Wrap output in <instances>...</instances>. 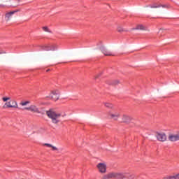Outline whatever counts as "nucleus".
<instances>
[{
  "label": "nucleus",
  "mask_w": 179,
  "mask_h": 179,
  "mask_svg": "<svg viewBox=\"0 0 179 179\" xmlns=\"http://www.w3.org/2000/svg\"><path fill=\"white\" fill-rule=\"evenodd\" d=\"M46 115L50 120H52V124H55L56 125L61 122V116L62 115L60 113H57L54 109H50L46 111Z\"/></svg>",
  "instance_id": "obj_1"
},
{
  "label": "nucleus",
  "mask_w": 179,
  "mask_h": 179,
  "mask_svg": "<svg viewBox=\"0 0 179 179\" xmlns=\"http://www.w3.org/2000/svg\"><path fill=\"white\" fill-rule=\"evenodd\" d=\"M49 97L54 101H57V100H59V90H52L50 92Z\"/></svg>",
  "instance_id": "obj_2"
},
{
  "label": "nucleus",
  "mask_w": 179,
  "mask_h": 179,
  "mask_svg": "<svg viewBox=\"0 0 179 179\" xmlns=\"http://www.w3.org/2000/svg\"><path fill=\"white\" fill-rule=\"evenodd\" d=\"M24 110L31 111V113H36V114H41V110L36 105H31L29 107L24 108Z\"/></svg>",
  "instance_id": "obj_3"
},
{
  "label": "nucleus",
  "mask_w": 179,
  "mask_h": 179,
  "mask_svg": "<svg viewBox=\"0 0 179 179\" xmlns=\"http://www.w3.org/2000/svg\"><path fill=\"white\" fill-rule=\"evenodd\" d=\"M3 108H19V106L17 105V102L13 100L11 101V104L10 101L6 102L3 106Z\"/></svg>",
  "instance_id": "obj_4"
},
{
  "label": "nucleus",
  "mask_w": 179,
  "mask_h": 179,
  "mask_svg": "<svg viewBox=\"0 0 179 179\" xmlns=\"http://www.w3.org/2000/svg\"><path fill=\"white\" fill-rule=\"evenodd\" d=\"M96 167L99 171V173H101L102 174H104L107 172V165L104 163H99L96 165Z\"/></svg>",
  "instance_id": "obj_5"
},
{
  "label": "nucleus",
  "mask_w": 179,
  "mask_h": 179,
  "mask_svg": "<svg viewBox=\"0 0 179 179\" xmlns=\"http://www.w3.org/2000/svg\"><path fill=\"white\" fill-rule=\"evenodd\" d=\"M145 8H151L152 9H156L157 8H169L167 5H162L159 2L154 3L152 4H150L148 6H145Z\"/></svg>",
  "instance_id": "obj_6"
},
{
  "label": "nucleus",
  "mask_w": 179,
  "mask_h": 179,
  "mask_svg": "<svg viewBox=\"0 0 179 179\" xmlns=\"http://www.w3.org/2000/svg\"><path fill=\"white\" fill-rule=\"evenodd\" d=\"M168 139L171 142H177L179 141V131H177L176 134H169Z\"/></svg>",
  "instance_id": "obj_7"
},
{
  "label": "nucleus",
  "mask_w": 179,
  "mask_h": 179,
  "mask_svg": "<svg viewBox=\"0 0 179 179\" xmlns=\"http://www.w3.org/2000/svg\"><path fill=\"white\" fill-rule=\"evenodd\" d=\"M17 12H19V10H13V11L6 13L5 17H4L5 20L6 22H9V20H10V19H12V16H13V15H15V13H17Z\"/></svg>",
  "instance_id": "obj_8"
},
{
  "label": "nucleus",
  "mask_w": 179,
  "mask_h": 179,
  "mask_svg": "<svg viewBox=\"0 0 179 179\" xmlns=\"http://www.w3.org/2000/svg\"><path fill=\"white\" fill-rule=\"evenodd\" d=\"M156 136L159 142H166L167 141V136L164 133H157Z\"/></svg>",
  "instance_id": "obj_9"
},
{
  "label": "nucleus",
  "mask_w": 179,
  "mask_h": 179,
  "mask_svg": "<svg viewBox=\"0 0 179 179\" xmlns=\"http://www.w3.org/2000/svg\"><path fill=\"white\" fill-rule=\"evenodd\" d=\"M132 120V117L128 115H123L122 116V122H124V124H129Z\"/></svg>",
  "instance_id": "obj_10"
},
{
  "label": "nucleus",
  "mask_w": 179,
  "mask_h": 179,
  "mask_svg": "<svg viewBox=\"0 0 179 179\" xmlns=\"http://www.w3.org/2000/svg\"><path fill=\"white\" fill-rule=\"evenodd\" d=\"M117 179V172H110L103 176V179Z\"/></svg>",
  "instance_id": "obj_11"
},
{
  "label": "nucleus",
  "mask_w": 179,
  "mask_h": 179,
  "mask_svg": "<svg viewBox=\"0 0 179 179\" xmlns=\"http://www.w3.org/2000/svg\"><path fill=\"white\" fill-rule=\"evenodd\" d=\"M100 50L102 52V53L106 55V57H111L114 56V54H113L110 50H107L104 47H101Z\"/></svg>",
  "instance_id": "obj_12"
},
{
  "label": "nucleus",
  "mask_w": 179,
  "mask_h": 179,
  "mask_svg": "<svg viewBox=\"0 0 179 179\" xmlns=\"http://www.w3.org/2000/svg\"><path fill=\"white\" fill-rule=\"evenodd\" d=\"M43 50L44 51H55V50H57V46L55 45H45L43 47Z\"/></svg>",
  "instance_id": "obj_13"
},
{
  "label": "nucleus",
  "mask_w": 179,
  "mask_h": 179,
  "mask_svg": "<svg viewBox=\"0 0 179 179\" xmlns=\"http://www.w3.org/2000/svg\"><path fill=\"white\" fill-rule=\"evenodd\" d=\"M108 115L109 118H110L111 120H114V121H117L118 118H120V115L118 113H109Z\"/></svg>",
  "instance_id": "obj_14"
},
{
  "label": "nucleus",
  "mask_w": 179,
  "mask_h": 179,
  "mask_svg": "<svg viewBox=\"0 0 179 179\" xmlns=\"http://www.w3.org/2000/svg\"><path fill=\"white\" fill-rule=\"evenodd\" d=\"M107 83L108 85H110L112 86H117V85H120V80H115L112 81H108Z\"/></svg>",
  "instance_id": "obj_15"
},
{
  "label": "nucleus",
  "mask_w": 179,
  "mask_h": 179,
  "mask_svg": "<svg viewBox=\"0 0 179 179\" xmlns=\"http://www.w3.org/2000/svg\"><path fill=\"white\" fill-rule=\"evenodd\" d=\"M125 175L122 173H116V179H124Z\"/></svg>",
  "instance_id": "obj_16"
},
{
  "label": "nucleus",
  "mask_w": 179,
  "mask_h": 179,
  "mask_svg": "<svg viewBox=\"0 0 179 179\" xmlns=\"http://www.w3.org/2000/svg\"><path fill=\"white\" fill-rule=\"evenodd\" d=\"M179 178V173L174 176L164 177L163 179H177Z\"/></svg>",
  "instance_id": "obj_17"
},
{
  "label": "nucleus",
  "mask_w": 179,
  "mask_h": 179,
  "mask_svg": "<svg viewBox=\"0 0 179 179\" xmlns=\"http://www.w3.org/2000/svg\"><path fill=\"white\" fill-rule=\"evenodd\" d=\"M103 105L105 106V107H106V108H113L114 107V105H113V103L108 102H104Z\"/></svg>",
  "instance_id": "obj_18"
},
{
  "label": "nucleus",
  "mask_w": 179,
  "mask_h": 179,
  "mask_svg": "<svg viewBox=\"0 0 179 179\" xmlns=\"http://www.w3.org/2000/svg\"><path fill=\"white\" fill-rule=\"evenodd\" d=\"M44 146H47V148H52V150H58V148H57V147L49 143H45Z\"/></svg>",
  "instance_id": "obj_19"
},
{
  "label": "nucleus",
  "mask_w": 179,
  "mask_h": 179,
  "mask_svg": "<svg viewBox=\"0 0 179 179\" xmlns=\"http://www.w3.org/2000/svg\"><path fill=\"white\" fill-rule=\"evenodd\" d=\"M136 30H146V28L143 24L137 25Z\"/></svg>",
  "instance_id": "obj_20"
},
{
  "label": "nucleus",
  "mask_w": 179,
  "mask_h": 179,
  "mask_svg": "<svg viewBox=\"0 0 179 179\" xmlns=\"http://www.w3.org/2000/svg\"><path fill=\"white\" fill-rule=\"evenodd\" d=\"M42 30H43V31H46L47 33H52V31L48 29V27H43Z\"/></svg>",
  "instance_id": "obj_21"
},
{
  "label": "nucleus",
  "mask_w": 179,
  "mask_h": 179,
  "mask_svg": "<svg viewBox=\"0 0 179 179\" xmlns=\"http://www.w3.org/2000/svg\"><path fill=\"white\" fill-rule=\"evenodd\" d=\"M118 33H124V31H128L127 30L124 29V28L119 27L117 29Z\"/></svg>",
  "instance_id": "obj_22"
},
{
  "label": "nucleus",
  "mask_w": 179,
  "mask_h": 179,
  "mask_svg": "<svg viewBox=\"0 0 179 179\" xmlns=\"http://www.w3.org/2000/svg\"><path fill=\"white\" fill-rule=\"evenodd\" d=\"M20 104V106H27V104H30V102L29 101H26L24 102H21Z\"/></svg>",
  "instance_id": "obj_23"
},
{
  "label": "nucleus",
  "mask_w": 179,
  "mask_h": 179,
  "mask_svg": "<svg viewBox=\"0 0 179 179\" xmlns=\"http://www.w3.org/2000/svg\"><path fill=\"white\" fill-rule=\"evenodd\" d=\"M3 101H8V100H10V97L4 96L2 98Z\"/></svg>",
  "instance_id": "obj_24"
},
{
  "label": "nucleus",
  "mask_w": 179,
  "mask_h": 179,
  "mask_svg": "<svg viewBox=\"0 0 179 179\" xmlns=\"http://www.w3.org/2000/svg\"><path fill=\"white\" fill-rule=\"evenodd\" d=\"M99 76H101V73H100L99 74H96V75L94 76V79H98Z\"/></svg>",
  "instance_id": "obj_25"
},
{
  "label": "nucleus",
  "mask_w": 179,
  "mask_h": 179,
  "mask_svg": "<svg viewBox=\"0 0 179 179\" xmlns=\"http://www.w3.org/2000/svg\"><path fill=\"white\" fill-rule=\"evenodd\" d=\"M0 54H5V52L2 51V50L0 49Z\"/></svg>",
  "instance_id": "obj_26"
},
{
  "label": "nucleus",
  "mask_w": 179,
  "mask_h": 179,
  "mask_svg": "<svg viewBox=\"0 0 179 179\" xmlns=\"http://www.w3.org/2000/svg\"><path fill=\"white\" fill-rule=\"evenodd\" d=\"M178 179H179V178H178Z\"/></svg>",
  "instance_id": "obj_27"
}]
</instances>
